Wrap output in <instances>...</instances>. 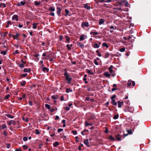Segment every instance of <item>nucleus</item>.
<instances>
[{
  "instance_id": "f257e3e1",
  "label": "nucleus",
  "mask_w": 151,
  "mask_h": 151,
  "mask_svg": "<svg viewBox=\"0 0 151 151\" xmlns=\"http://www.w3.org/2000/svg\"><path fill=\"white\" fill-rule=\"evenodd\" d=\"M64 76L65 77L66 80L68 82V84H70L72 82V78L70 76L67 72L65 71L64 73Z\"/></svg>"
},
{
  "instance_id": "f03ea898",
  "label": "nucleus",
  "mask_w": 151,
  "mask_h": 151,
  "mask_svg": "<svg viewBox=\"0 0 151 151\" xmlns=\"http://www.w3.org/2000/svg\"><path fill=\"white\" fill-rule=\"evenodd\" d=\"M114 1H116L114 5L116 6H121L123 5L122 2L119 1L118 0H114Z\"/></svg>"
},
{
  "instance_id": "7ed1b4c3",
  "label": "nucleus",
  "mask_w": 151,
  "mask_h": 151,
  "mask_svg": "<svg viewBox=\"0 0 151 151\" xmlns=\"http://www.w3.org/2000/svg\"><path fill=\"white\" fill-rule=\"evenodd\" d=\"M81 26L82 28L85 27H88L89 26V24L88 22H83L81 24Z\"/></svg>"
},
{
  "instance_id": "20e7f679",
  "label": "nucleus",
  "mask_w": 151,
  "mask_h": 151,
  "mask_svg": "<svg viewBox=\"0 0 151 151\" xmlns=\"http://www.w3.org/2000/svg\"><path fill=\"white\" fill-rule=\"evenodd\" d=\"M87 38V36L84 34L82 35H81L80 40L81 41Z\"/></svg>"
},
{
  "instance_id": "39448f33",
  "label": "nucleus",
  "mask_w": 151,
  "mask_h": 151,
  "mask_svg": "<svg viewBox=\"0 0 151 151\" xmlns=\"http://www.w3.org/2000/svg\"><path fill=\"white\" fill-rule=\"evenodd\" d=\"M57 13L58 15L59 16H60V15L61 13V12L62 10V8L59 7V6H57Z\"/></svg>"
},
{
  "instance_id": "423d86ee",
  "label": "nucleus",
  "mask_w": 151,
  "mask_h": 151,
  "mask_svg": "<svg viewBox=\"0 0 151 151\" xmlns=\"http://www.w3.org/2000/svg\"><path fill=\"white\" fill-rule=\"evenodd\" d=\"M18 16L17 15H14L12 17V19L13 20H15L16 21H18Z\"/></svg>"
},
{
  "instance_id": "0eeeda50",
  "label": "nucleus",
  "mask_w": 151,
  "mask_h": 151,
  "mask_svg": "<svg viewBox=\"0 0 151 151\" xmlns=\"http://www.w3.org/2000/svg\"><path fill=\"white\" fill-rule=\"evenodd\" d=\"M127 108L128 109V111H129L131 113H133V112L134 109L133 107H131L129 106H128L127 107Z\"/></svg>"
},
{
  "instance_id": "6e6552de",
  "label": "nucleus",
  "mask_w": 151,
  "mask_h": 151,
  "mask_svg": "<svg viewBox=\"0 0 151 151\" xmlns=\"http://www.w3.org/2000/svg\"><path fill=\"white\" fill-rule=\"evenodd\" d=\"M84 7L87 10H90L91 9L90 5L88 3L84 4Z\"/></svg>"
},
{
  "instance_id": "1a4fd4ad",
  "label": "nucleus",
  "mask_w": 151,
  "mask_h": 151,
  "mask_svg": "<svg viewBox=\"0 0 151 151\" xmlns=\"http://www.w3.org/2000/svg\"><path fill=\"white\" fill-rule=\"evenodd\" d=\"M26 3L25 1L24 0L20 2V3H18L17 4V6H21L24 5Z\"/></svg>"
},
{
  "instance_id": "9d476101",
  "label": "nucleus",
  "mask_w": 151,
  "mask_h": 151,
  "mask_svg": "<svg viewBox=\"0 0 151 151\" xmlns=\"http://www.w3.org/2000/svg\"><path fill=\"white\" fill-rule=\"evenodd\" d=\"M104 76L106 77H108L109 78H110L111 75L108 72H106L104 73Z\"/></svg>"
},
{
  "instance_id": "9b49d317",
  "label": "nucleus",
  "mask_w": 151,
  "mask_h": 151,
  "mask_svg": "<svg viewBox=\"0 0 151 151\" xmlns=\"http://www.w3.org/2000/svg\"><path fill=\"white\" fill-rule=\"evenodd\" d=\"M122 137V135H121L120 134L117 135L116 136V140L118 141H121V139Z\"/></svg>"
},
{
  "instance_id": "f8f14e48",
  "label": "nucleus",
  "mask_w": 151,
  "mask_h": 151,
  "mask_svg": "<svg viewBox=\"0 0 151 151\" xmlns=\"http://www.w3.org/2000/svg\"><path fill=\"white\" fill-rule=\"evenodd\" d=\"M83 142L88 147H89V146L88 144L89 142L88 139H86L85 140L83 141Z\"/></svg>"
},
{
  "instance_id": "ddd939ff",
  "label": "nucleus",
  "mask_w": 151,
  "mask_h": 151,
  "mask_svg": "<svg viewBox=\"0 0 151 151\" xmlns=\"http://www.w3.org/2000/svg\"><path fill=\"white\" fill-rule=\"evenodd\" d=\"M113 68V66L112 65H111L109 68L108 69L110 73H112L113 72V71L112 70V68Z\"/></svg>"
},
{
  "instance_id": "4468645a",
  "label": "nucleus",
  "mask_w": 151,
  "mask_h": 151,
  "mask_svg": "<svg viewBox=\"0 0 151 151\" xmlns=\"http://www.w3.org/2000/svg\"><path fill=\"white\" fill-rule=\"evenodd\" d=\"M42 70L45 73L49 71V69L47 67H43Z\"/></svg>"
},
{
  "instance_id": "2eb2a0df",
  "label": "nucleus",
  "mask_w": 151,
  "mask_h": 151,
  "mask_svg": "<svg viewBox=\"0 0 151 151\" xmlns=\"http://www.w3.org/2000/svg\"><path fill=\"white\" fill-rule=\"evenodd\" d=\"M55 9L54 7L51 6L49 8L48 10L50 12H52L55 11Z\"/></svg>"
},
{
  "instance_id": "dca6fc26",
  "label": "nucleus",
  "mask_w": 151,
  "mask_h": 151,
  "mask_svg": "<svg viewBox=\"0 0 151 151\" xmlns=\"http://www.w3.org/2000/svg\"><path fill=\"white\" fill-rule=\"evenodd\" d=\"M118 107L119 108L121 107V106L122 105H123V102H122V101L120 102L119 101H118Z\"/></svg>"
},
{
  "instance_id": "f3484780",
  "label": "nucleus",
  "mask_w": 151,
  "mask_h": 151,
  "mask_svg": "<svg viewBox=\"0 0 151 151\" xmlns=\"http://www.w3.org/2000/svg\"><path fill=\"white\" fill-rule=\"evenodd\" d=\"M99 45H98V44L97 43H94V44L93 46V47L95 48H98L99 47Z\"/></svg>"
},
{
  "instance_id": "a211bd4d",
  "label": "nucleus",
  "mask_w": 151,
  "mask_h": 151,
  "mask_svg": "<svg viewBox=\"0 0 151 151\" xmlns=\"http://www.w3.org/2000/svg\"><path fill=\"white\" fill-rule=\"evenodd\" d=\"M78 46H79V47L82 49H83L84 47V45L82 43L80 42H79L78 43Z\"/></svg>"
},
{
  "instance_id": "6ab92c4d",
  "label": "nucleus",
  "mask_w": 151,
  "mask_h": 151,
  "mask_svg": "<svg viewBox=\"0 0 151 151\" xmlns=\"http://www.w3.org/2000/svg\"><path fill=\"white\" fill-rule=\"evenodd\" d=\"M31 69L30 68H29V69H27L26 68H25L23 70V71L24 72H28L29 73L31 71Z\"/></svg>"
},
{
  "instance_id": "aec40b11",
  "label": "nucleus",
  "mask_w": 151,
  "mask_h": 151,
  "mask_svg": "<svg viewBox=\"0 0 151 151\" xmlns=\"http://www.w3.org/2000/svg\"><path fill=\"white\" fill-rule=\"evenodd\" d=\"M85 126L88 127V126H91L93 125V124L92 123H88L86 121L85 122Z\"/></svg>"
},
{
  "instance_id": "412c9836",
  "label": "nucleus",
  "mask_w": 151,
  "mask_h": 151,
  "mask_svg": "<svg viewBox=\"0 0 151 151\" xmlns=\"http://www.w3.org/2000/svg\"><path fill=\"white\" fill-rule=\"evenodd\" d=\"M102 46L103 47H106V48H108L109 47L108 44L106 43V42H104L102 44Z\"/></svg>"
},
{
  "instance_id": "4be33fe9",
  "label": "nucleus",
  "mask_w": 151,
  "mask_h": 151,
  "mask_svg": "<svg viewBox=\"0 0 151 151\" xmlns=\"http://www.w3.org/2000/svg\"><path fill=\"white\" fill-rule=\"evenodd\" d=\"M6 116L9 118L13 119L14 118V116H12L10 114H6L5 115Z\"/></svg>"
},
{
  "instance_id": "5701e85b",
  "label": "nucleus",
  "mask_w": 151,
  "mask_h": 151,
  "mask_svg": "<svg viewBox=\"0 0 151 151\" xmlns=\"http://www.w3.org/2000/svg\"><path fill=\"white\" fill-rule=\"evenodd\" d=\"M104 22V19H101L99 20V25H101Z\"/></svg>"
},
{
  "instance_id": "b1692460",
  "label": "nucleus",
  "mask_w": 151,
  "mask_h": 151,
  "mask_svg": "<svg viewBox=\"0 0 151 151\" xmlns=\"http://www.w3.org/2000/svg\"><path fill=\"white\" fill-rule=\"evenodd\" d=\"M87 72L91 75H93L94 74L92 70L89 69H87Z\"/></svg>"
},
{
  "instance_id": "393cba45",
  "label": "nucleus",
  "mask_w": 151,
  "mask_h": 151,
  "mask_svg": "<svg viewBox=\"0 0 151 151\" xmlns=\"http://www.w3.org/2000/svg\"><path fill=\"white\" fill-rule=\"evenodd\" d=\"M110 56V54L109 52H106L104 58H108Z\"/></svg>"
},
{
  "instance_id": "a878e982",
  "label": "nucleus",
  "mask_w": 151,
  "mask_h": 151,
  "mask_svg": "<svg viewBox=\"0 0 151 151\" xmlns=\"http://www.w3.org/2000/svg\"><path fill=\"white\" fill-rule=\"evenodd\" d=\"M72 90L70 89V88H67L66 90V92L67 93H69L70 92H72Z\"/></svg>"
},
{
  "instance_id": "bb28decb",
  "label": "nucleus",
  "mask_w": 151,
  "mask_h": 151,
  "mask_svg": "<svg viewBox=\"0 0 151 151\" xmlns=\"http://www.w3.org/2000/svg\"><path fill=\"white\" fill-rule=\"evenodd\" d=\"M6 6V4L4 3H1L0 5V7L2 8H5Z\"/></svg>"
},
{
  "instance_id": "cd10ccee",
  "label": "nucleus",
  "mask_w": 151,
  "mask_h": 151,
  "mask_svg": "<svg viewBox=\"0 0 151 151\" xmlns=\"http://www.w3.org/2000/svg\"><path fill=\"white\" fill-rule=\"evenodd\" d=\"M7 52L6 51H2L1 52V54L3 55H5L6 54Z\"/></svg>"
},
{
  "instance_id": "c85d7f7f",
  "label": "nucleus",
  "mask_w": 151,
  "mask_h": 151,
  "mask_svg": "<svg viewBox=\"0 0 151 151\" xmlns=\"http://www.w3.org/2000/svg\"><path fill=\"white\" fill-rule=\"evenodd\" d=\"M45 107L48 109H50L51 108L50 106L47 104H45Z\"/></svg>"
},
{
  "instance_id": "c756f323",
  "label": "nucleus",
  "mask_w": 151,
  "mask_h": 151,
  "mask_svg": "<svg viewBox=\"0 0 151 151\" xmlns=\"http://www.w3.org/2000/svg\"><path fill=\"white\" fill-rule=\"evenodd\" d=\"M35 4L36 5H39L41 4V2L40 1H39V2H38L37 1H35Z\"/></svg>"
},
{
  "instance_id": "7c9ffc66",
  "label": "nucleus",
  "mask_w": 151,
  "mask_h": 151,
  "mask_svg": "<svg viewBox=\"0 0 151 151\" xmlns=\"http://www.w3.org/2000/svg\"><path fill=\"white\" fill-rule=\"evenodd\" d=\"M90 34L91 35H96L98 34V32H91Z\"/></svg>"
},
{
  "instance_id": "2f4dec72",
  "label": "nucleus",
  "mask_w": 151,
  "mask_h": 151,
  "mask_svg": "<svg viewBox=\"0 0 151 151\" xmlns=\"http://www.w3.org/2000/svg\"><path fill=\"white\" fill-rule=\"evenodd\" d=\"M37 23H33L32 24V25L33 26V28L34 29H35L37 28Z\"/></svg>"
},
{
  "instance_id": "473e14b6",
  "label": "nucleus",
  "mask_w": 151,
  "mask_h": 151,
  "mask_svg": "<svg viewBox=\"0 0 151 151\" xmlns=\"http://www.w3.org/2000/svg\"><path fill=\"white\" fill-rule=\"evenodd\" d=\"M112 104L116 106L117 104V102L115 101V100H112Z\"/></svg>"
},
{
  "instance_id": "72a5a7b5",
  "label": "nucleus",
  "mask_w": 151,
  "mask_h": 151,
  "mask_svg": "<svg viewBox=\"0 0 151 151\" xmlns=\"http://www.w3.org/2000/svg\"><path fill=\"white\" fill-rule=\"evenodd\" d=\"M132 81L131 80H129L128 81V82L127 83V85L130 86H131V83H132Z\"/></svg>"
},
{
  "instance_id": "f704fd0d",
  "label": "nucleus",
  "mask_w": 151,
  "mask_h": 151,
  "mask_svg": "<svg viewBox=\"0 0 151 151\" xmlns=\"http://www.w3.org/2000/svg\"><path fill=\"white\" fill-rule=\"evenodd\" d=\"M65 13H65V16H67L68 15V14H69V11L68 10V9H65Z\"/></svg>"
},
{
  "instance_id": "c9c22d12",
  "label": "nucleus",
  "mask_w": 151,
  "mask_h": 151,
  "mask_svg": "<svg viewBox=\"0 0 151 151\" xmlns=\"http://www.w3.org/2000/svg\"><path fill=\"white\" fill-rule=\"evenodd\" d=\"M1 127L3 129H4L7 128L6 125L5 124H4L1 126Z\"/></svg>"
},
{
  "instance_id": "e433bc0d",
  "label": "nucleus",
  "mask_w": 151,
  "mask_h": 151,
  "mask_svg": "<svg viewBox=\"0 0 151 151\" xmlns=\"http://www.w3.org/2000/svg\"><path fill=\"white\" fill-rule=\"evenodd\" d=\"M19 66L21 68H24V64L23 63H22V64H19Z\"/></svg>"
},
{
  "instance_id": "4c0bfd02",
  "label": "nucleus",
  "mask_w": 151,
  "mask_h": 151,
  "mask_svg": "<svg viewBox=\"0 0 151 151\" xmlns=\"http://www.w3.org/2000/svg\"><path fill=\"white\" fill-rule=\"evenodd\" d=\"M19 36V34L18 33H16V34L14 35V39H17L18 38V37Z\"/></svg>"
},
{
  "instance_id": "58836bf2",
  "label": "nucleus",
  "mask_w": 151,
  "mask_h": 151,
  "mask_svg": "<svg viewBox=\"0 0 151 151\" xmlns=\"http://www.w3.org/2000/svg\"><path fill=\"white\" fill-rule=\"evenodd\" d=\"M58 145V143L57 142H55L53 143V145L54 146L56 147Z\"/></svg>"
},
{
  "instance_id": "ea45409f",
  "label": "nucleus",
  "mask_w": 151,
  "mask_h": 151,
  "mask_svg": "<svg viewBox=\"0 0 151 151\" xmlns=\"http://www.w3.org/2000/svg\"><path fill=\"white\" fill-rule=\"evenodd\" d=\"M51 97L53 99H57L58 96L57 95H53Z\"/></svg>"
},
{
  "instance_id": "a19ab883",
  "label": "nucleus",
  "mask_w": 151,
  "mask_h": 151,
  "mask_svg": "<svg viewBox=\"0 0 151 151\" xmlns=\"http://www.w3.org/2000/svg\"><path fill=\"white\" fill-rule=\"evenodd\" d=\"M119 116V115L116 114V115L115 116H114L113 118L114 119H116L118 118Z\"/></svg>"
},
{
  "instance_id": "79ce46f5",
  "label": "nucleus",
  "mask_w": 151,
  "mask_h": 151,
  "mask_svg": "<svg viewBox=\"0 0 151 151\" xmlns=\"http://www.w3.org/2000/svg\"><path fill=\"white\" fill-rule=\"evenodd\" d=\"M109 139L110 140H112V141H114V140H115L114 139V138L112 137V136L111 135H110L109 137Z\"/></svg>"
},
{
  "instance_id": "37998d69",
  "label": "nucleus",
  "mask_w": 151,
  "mask_h": 151,
  "mask_svg": "<svg viewBox=\"0 0 151 151\" xmlns=\"http://www.w3.org/2000/svg\"><path fill=\"white\" fill-rule=\"evenodd\" d=\"M22 119L24 121L27 122L28 121V119L27 117H23Z\"/></svg>"
},
{
  "instance_id": "c03bdc74",
  "label": "nucleus",
  "mask_w": 151,
  "mask_h": 151,
  "mask_svg": "<svg viewBox=\"0 0 151 151\" xmlns=\"http://www.w3.org/2000/svg\"><path fill=\"white\" fill-rule=\"evenodd\" d=\"M25 84V81H23L21 83V85L22 86H24Z\"/></svg>"
},
{
  "instance_id": "a18cd8bd",
  "label": "nucleus",
  "mask_w": 151,
  "mask_h": 151,
  "mask_svg": "<svg viewBox=\"0 0 151 151\" xmlns=\"http://www.w3.org/2000/svg\"><path fill=\"white\" fill-rule=\"evenodd\" d=\"M94 63L96 65H99V63L97 62V60L96 59H94Z\"/></svg>"
},
{
  "instance_id": "49530a36",
  "label": "nucleus",
  "mask_w": 151,
  "mask_h": 151,
  "mask_svg": "<svg viewBox=\"0 0 151 151\" xmlns=\"http://www.w3.org/2000/svg\"><path fill=\"white\" fill-rule=\"evenodd\" d=\"M12 122H14V121L11 120L9 122H7V123L9 125H11L12 124Z\"/></svg>"
},
{
  "instance_id": "de8ad7c7",
  "label": "nucleus",
  "mask_w": 151,
  "mask_h": 151,
  "mask_svg": "<svg viewBox=\"0 0 151 151\" xmlns=\"http://www.w3.org/2000/svg\"><path fill=\"white\" fill-rule=\"evenodd\" d=\"M66 47L68 48V50H70L71 49V48L70 46V45L69 44L67 45L66 46Z\"/></svg>"
},
{
  "instance_id": "09e8293b",
  "label": "nucleus",
  "mask_w": 151,
  "mask_h": 151,
  "mask_svg": "<svg viewBox=\"0 0 151 151\" xmlns=\"http://www.w3.org/2000/svg\"><path fill=\"white\" fill-rule=\"evenodd\" d=\"M70 38H68L66 39V41L65 42L66 43H69L70 42Z\"/></svg>"
},
{
  "instance_id": "8fccbe9b",
  "label": "nucleus",
  "mask_w": 151,
  "mask_h": 151,
  "mask_svg": "<svg viewBox=\"0 0 151 151\" xmlns=\"http://www.w3.org/2000/svg\"><path fill=\"white\" fill-rule=\"evenodd\" d=\"M10 96V95L9 94H7V95L5 97V99H8L9 98V96Z\"/></svg>"
},
{
  "instance_id": "3c124183",
  "label": "nucleus",
  "mask_w": 151,
  "mask_h": 151,
  "mask_svg": "<svg viewBox=\"0 0 151 151\" xmlns=\"http://www.w3.org/2000/svg\"><path fill=\"white\" fill-rule=\"evenodd\" d=\"M64 109L66 110L67 111H69L70 109V108L68 106L65 107L64 108Z\"/></svg>"
},
{
  "instance_id": "603ef678",
  "label": "nucleus",
  "mask_w": 151,
  "mask_h": 151,
  "mask_svg": "<svg viewBox=\"0 0 151 151\" xmlns=\"http://www.w3.org/2000/svg\"><path fill=\"white\" fill-rule=\"evenodd\" d=\"M35 133L36 134H40V133L38 129H36L35 131Z\"/></svg>"
},
{
  "instance_id": "864d4df0",
  "label": "nucleus",
  "mask_w": 151,
  "mask_h": 151,
  "mask_svg": "<svg viewBox=\"0 0 151 151\" xmlns=\"http://www.w3.org/2000/svg\"><path fill=\"white\" fill-rule=\"evenodd\" d=\"M125 50V49L124 48H122L120 49V51L121 52H124Z\"/></svg>"
},
{
  "instance_id": "5fc2aeb1",
  "label": "nucleus",
  "mask_w": 151,
  "mask_h": 151,
  "mask_svg": "<svg viewBox=\"0 0 151 151\" xmlns=\"http://www.w3.org/2000/svg\"><path fill=\"white\" fill-rule=\"evenodd\" d=\"M125 6H129V4L128 3L127 1H125Z\"/></svg>"
},
{
  "instance_id": "6e6d98bb",
  "label": "nucleus",
  "mask_w": 151,
  "mask_h": 151,
  "mask_svg": "<svg viewBox=\"0 0 151 151\" xmlns=\"http://www.w3.org/2000/svg\"><path fill=\"white\" fill-rule=\"evenodd\" d=\"M27 137H25L23 138V140L24 141H26L27 140Z\"/></svg>"
},
{
  "instance_id": "4d7b16f0",
  "label": "nucleus",
  "mask_w": 151,
  "mask_h": 151,
  "mask_svg": "<svg viewBox=\"0 0 151 151\" xmlns=\"http://www.w3.org/2000/svg\"><path fill=\"white\" fill-rule=\"evenodd\" d=\"M63 131V129H61V128H59L58 129V133H60V132L61 131Z\"/></svg>"
},
{
  "instance_id": "13d9d810",
  "label": "nucleus",
  "mask_w": 151,
  "mask_h": 151,
  "mask_svg": "<svg viewBox=\"0 0 151 151\" xmlns=\"http://www.w3.org/2000/svg\"><path fill=\"white\" fill-rule=\"evenodd\" d=\"M72 132L74 135H76L77 134V132L76 131H72Z\"/></svg>"
},
{
  "instance_id": "bf43d9fd",
  "label": "nucleus",
  "mask_w": 151,
  "mask_h": 151,
  "mask_svg": "<svg viewBox=\"0 0 151 151\" xmlns=\"http://www.w3.org/2000/svg\"><path fill=\"white\" fill-rule=\"evenodd\" d=\"M116 97V95H113L111 98V100H114V99Z\"/></svg>"
},
{
  "instance_id": "052dcab7",
  "label": "nucleus",
  "mask_w": 151,
  "mask_h": 151,
  "mask_svg": "<svg viewBox=\"0 0 151 151\" xmlns=\"http://www.w3.org/2000/svg\"><path fill=\"white\" fill-rule=\"evenodd\" d=\"M27 75V73H24L22 75V76L23 77H25Z\"/></svg>"
},
{
  "instance_id": "680f3d73",
  "label": "nucleus",
  "mask_w": 151,
  "mask_h": 151,
  "mask_svg": "<svg viewBox=\"0 0 151 151\" xmlns=\"http://www.w3.org/2000/svg\"><path fill=\"white\" fill-rule=\"evenodd\" d=\"M83 80L85 81V83L86 84V83H88V82L87 81H86L87 79L86 78H84L83 79Z\"/></svg>"
},
{
  "instance_id": "e2e57ef3",
  "label": "nucleus",
  "mask_w": 151,
  "mask_h": 151,
  "mask_svg": "<svg viewBox=\"0 0 151 151\" xmlns=\"http://www.w3.org/2000/svg\"><path fill=\"white\" fill-rule=\"evenodd\" d=\"M49 15L52 16H55V14L54 12H52L49 14Z\"/></svg>"
},
{
  "instance_id": "0e129e2a",
  "label": "nucleus",
  "mask_w": 151,
  "mask_h": 151,
  "mask_svg": "<svg viewBox=\"0 0 151 151\" xmlns=\"http://www.w3.org/2000/svg\"><path fill=\"white\" fill-rule=\"evenodd\" d=\"M23 147L25 149H27L28 148V147L25 145H23Z\"/></svg>"
},
{
  "instance_id": "69168bd1",
  "label": "nucleus",
  "mask_w": 151,
  "mask_h": 151,
  "mask_svg": "<svg viewBox=\"0 0 151 151\" xmlns=\"http://www.w3.org/2000/svg\"><path fill=\"white\" fill-rule=\"evenodd\" d=\"M60 100L61 101H63L64 100V98L63 96H62L60 97Z\"/></svg>"
},
{
  "instance_id": "338daca9",
  "label": "nucleus",
  "mask_w": 151,
  "mask_h": 151,
  "mask_svg": "<svg viewBox=\"0 0 151 151\" xmlns=\"http://www.w3.org/2000/svg\"><path fill=\"white\" fill-rule=\"evenodd\" d=\"M7 24L8 25H9V24L11 25V24H12V23L10 21H8L7 22Z\"/></svg>"
},
{
  "instance_id": "774afa93",
  "label": "nucleus",
  "mask_w": 151,
  "mask_h": 151,
  "mask_svg": "<svg viewBox=\"0 0 151 151\" xmlns=\"http://www.w3.org/2000/svg\"><path fill=\"white\" fill-rule=\"evenodd\" d=\"M63 39V36L62 35H60L59 37V40H62Z\"/></svg>"
}]
</instances>
